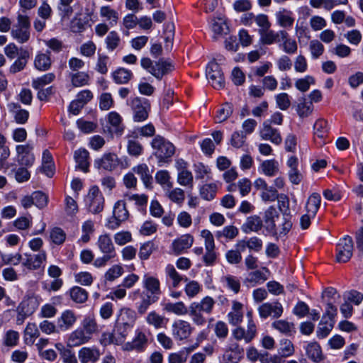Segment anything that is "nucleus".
Wrapping results in <instances>:
<instances>
[{
	"mask_svg": "<svg viewBox=\"0 0 363 363\" xmlns=\"http://www.w3.org/2000/svg\"><path fill=\"white\" fill-rule=\"evenodd\" d=\"M33 145L30 143L18 145L16 147L18 162L20 164L30 167L35 162V156L33 153Z\"/></svg>",
	"mask_w": 363,
	"mask_h": 363,
	"instance_id": "f8f14e48",
	"label": "nucleus"
},
{
	"mask_svg": "<svg viewBox=\"0 0 363 363\" xmlns=\"http://www.w3.org/2000/svg\"><path fill=\"white\" fill-rule=\"evenodd\" d=\"M55 79V74L50 72L41 77H37L32 81V86L35 89H40L45 86L52 83Z\"/></svg>",
	"mask_w": 363,
	"mask_h": 363,
	"instance_id": "13d9d810",
	"label": "nucleus"
},
{
	"mask_svg": "<svg viewBox=\"0 0 363 363\" xmlns=\"http://www.w3.org/2000/svg\"><path fill=\"white\" fill-rule=\"evenodd\" d=\"M77 321L76 313L71 310L64 311L57 320V329L59 331H67L71 329Z\"/></svg>",
	"mask_w": 363,
	"mask_h": 363,
	"instance_id": "dca6fc26",
	"label": "nucleus"
},
{
	"mask_svg": "<svg viewBox=\"0 0 363 363\" xmlns=\"http://www.w3.org/2000/svg\"><path fill=\"white\" fill-rule=\"evenodd\" d=\"M105 120L108 124L106 125L108 132L116 133L117 135L122 134L124 127L121 124V118L120 115H108Z\"/></svg>",
	"mask_w": 363,
	"mask_h": 363,
	"instance_id": "2f4dec72",
	"label": "nucleus"
},
{
	"mask_svg": "<svg viewBox=\"0 0 363 363\" xmlns=\"http://www.w3.org/2000/svg\"><path fill=\"white\" fill-rule=\"evenodd\" d=\"M148 344V338L146 334L140 328L135 331V335L131 342H128L124 345V349L128 351L136 350L143 352Z\"/></svg>",
	"mask_w": 363,
	"mask_h": 363,
	"instance_id": "4468645a",
	"label": "nucleus"
},
{
	"mask_svg": "<svg viewBox=\"0 0 363 363\" xmlns=\"http://www.w3.org/2000/svg\"><path fill=\"white\" fill-rule=\"evenodd\" d=\"M134 173L137 174L140 177L141 180L145 185L148 186L152 180L151 172H150L149 167L146 164H140L133 168Z\"/></svg>",
	"mask_w": 363,
	"mask_h": 363,
	"instance_id": "a18cd8bd",
	"label": "nucleus"
},
{
	"mask_svg": "<svg viewBox=\"0 0 363 363\" xmlns=\"http://www.w3.org/2000/svg\"><path fill=\"white\" fill-rule=\"evenodd\" d=\"M89 153L85 149H79L74 152V160L77 163V168L81 169L84 172L89 171Z\"/></svg>",
	"mask_w": 363,
	"mask_h": 363,
	"instance_id": "473e14b6",
	"label": "nucleus"
},
{
	"mask_svg": "<svg viewBox=\"0 0 363 363\" xmlns=\"http://www.w3.org/2000/svg\"><path fill=\"white\" fill-rule=\"evenodd\" d=\"M84 333L91 338L99 330L96 320L94 315H86L82 321L80 327Z\"/></svg>",
	"mask_w": 363,
	"mask_h": 363,
	"instance_id": "e433bc0d",
	"label": "nucleus"
},
{
	"mask_svg": "<svg viewBox=\"0 0 363 363\" xmlns=\"http://www.w3.org/2000/svg\"><path fill=\"white\" fill-rule=\"evenodd\" d=\"M206 77L213 88L220 89L224 86L223 73L217 62L209 63L206 68Z\"/></svg>",
	"mask_w": 363,
	"mask_h": 363,
	"instance_id": "9d476101",
	"label": "nucleus"
},
{
	"mask_svg": "<svg viewBox=\"0 0 363 363\" xmlns=\"http://www.w3.org/2000/svg\"><path fill=\"white\" fill-rule=\"evenodd\" d=\"M67 234L59 227L52 228L49 233V240L55 245H62L65 242Z\"/></svg>",
	"mask_w": 363,
	"mask_h": 363,
	"instance_id": "8fccbe9b",
	"label": "nucleus"
},
{
	"mask_svg": "<svg viewBox=\"0 0 363 363\" xmlns=\"http://www.w3.org/2000/svg\"><path fill=\"white\" fill-rule=\"evenodd\" d=\"M170 179L171 177L167 170H160L155 174L156 182L165 190L172 188L173 184Z\"/></svg>",
	"mask_w": 363,
	"mask_h": 363,
	"instance_id": "e2e57ef3",
	"label": "nucleus"
},
{
	"mask_svg": "<svg viewBox=\"0 0 363 363\" xmlns=\"http://www.w3.org/2000/svg\"><path fill=\"white\" fill-rule=\"evenodd\" d=\"M194 242V238L191 234L182 235L172 241L169 247L170 252L176 256L186 253L192 247Z\"/></svg>",
	"mask_w": 363,
	"mask_h": 363,
	"instance_id": "1a4fd4ad",
	"label": "nucleus"
},
{
	"mask_svg": "<svg viewBox=\"0 0 363 363\" xmlns=\"http://www.w3.org/2000/svg\"><path fill=\"white\" fill-rule=\"evenodd\" d=\"M145 320L148 325L153 326L155 329L165 328L168 323L167 318L160 315L155 311L150 312L147 315Z\"/></svg>",
	"mask_w": 363,
	"mask_h": 363,
	"instance_id": "72a5a7b5",
	"label": "nucleus"
},
{
	"mask_svg": "<svg viewBox=\"0 0 363 363\" xmlns=\"http://www.w3.org/2000/svg\"><path fill=\"white\" fill-rule=\"evenodd\" d=\"M284 31L285 30L274 31L270 28H267L259 33L260 36V42L264 45L279 43L280 38L283 36Z\"/></svg>",
	"mask_w": 363,
	"mask_h": 363,
	"instance_id": "cd10ccee",
	"label": "nucleus"
},
{
	"mask_svg": "<svg viewBox=\"0 0 363 363\" xmlns=\"http://www.w3.org/2000/svg\"><path fill=\"white\" fill-rule=\"evenodd\" d=\"M40 302L35 296H30L23 299L16 308V324L21 325L25 320L31 315L38 308Z\"/></svg>",
	"mask_w": 363,
	"mask_h": 363,
	"instance_id": "7ed1b4c3",
	"label": "nucleus"
},
{
	"mask_svg": "<svg viewBox=\"0 0 363 363\" xmlns=\"http://www.w3.org/2000/svg\"><path fill=\"white\" fill-rule=\"evenodd\" d=\"M112 76L116 83L122 84H126L130 81L133 77V73L130 70L125 68H118L113 72Z\"/></svg>",
	"mask_w": 363,
	"mask_h": 363,
	"instance_id": "4d7b16f0",
	"label": "nucleus"
},
{
	"mask_svg": "<svg viewBox=\"0 0 363 363\" xmlns=\"http://www.w3.org/2000/svg\"><path fill=\"white\" fill-rule=\"evenodd\" d=\"M96 245L104 255L116 258L117 256L116 247L108 233H104L99 236Z\"/></svg>",
	"mask_w": 363,
	"mask_h": 363,
	"instance_id": "ddd939ff",
	"label": "nucleus"
},
{
	"mask_svg": "<svg viewBox=\"0 0 363 363\" xmlns=\"http://www.w3.org/2000/svg\"><path fill=\"white\" fill-rule=\"evenodd\" d=\"M100 16L108 21L110 26H116L118 23L119 16L118 13L112 9L110 6H104L100 8Z\"/></svg>",
	"mask_w": 363,
	"mask_h": 363,
	"instance_id": "79ce46f5",
	"label": "nucleus"
},
{
	"mask_svg": "<svg viewBox=\"0 0 363 363\" xmlns=\"http://www.w3.org/2000/svg\"><path fill=\"white\" fill-rule=\"evenodd\" d=\"M193 331V327L191 324L183 320L175 321L172 324L173 336L179 340L187 339Z\"/></svg>",
	"mask_w": 363,
	"mask_h": 363,
	"instance_id": "6ab92c4d",
	"label": "nucleus"
},
{
	"mask_svg": "<svg viewBox=\"0 0 363 363\" xmlns=\"http://www.w3.org/2000/svg\"><path fill=\"white\" fill-rule=\"evenodd\" d=\"M177 181L181 186L192 188L194 177L191 172L187 169L178 172Z\"/></svg>",
	"mask_w": 363,
	"mask_h": 363,
	"instance_id": "338daca9",
	"label": "nucleus"
},
{
	"mask_svg": "<svg viewBox=\"0 0 363 363\" xmlns=\"http://www.w3.org/2000/svg\"><path fill=\"white\" fill-rule=\"evenodd\" d=\"M315 84V78L311 75H306L303 77L296 79L294 86L301 92H306L310 89L311 86Z\"/></svg>",
	"mask_w": 363,
	"mask_h": 363,
	"instance_id": "603ef678",
	"label": "nucleus"
},
{
	"mask_svg": "<svg viewBox=\"0 0 363 363\" xmlns=\"http://www.w3.org/2000/svg\"><path fill=\"white\" fill-rule=\"evenodd\" d=\"M47 254L45 251H41L38 254L32 255L25 253L22 256L21 265L28 271H35L40 269L42 264L46 261Z\"/></svg>",
	"mask_w": 363,
	"mask_h": 363,
	"instance_id": "6e6552de",
	"label": "nucleus"
},
{
	"mask_svg": "<svg viewBox=\"0 0 363 363\" xmlns=\"http://www.w3.org/2000/svg\"><path fill=\"white\" fill-rule=\"evenodd\" d=\"M164 310L177 315H184L188 313L187 307L182 301L176 303L167 302L164 304Z\"/></svg>",
	"mask_w": 363,
	"mask_h": 363,
	"instance_id": "3c124183",
	"label": "nucleus"
},
{
	"mask_svg": "<svg viewBox=\"0 0 363 363\" xmlns=\"http://www.w3.org/2000/svg\"><path fill=\"white\" fill-rule=\"evenodd\" d=\"M101 355L100 350L96 346L83 347L78 352V358L81 363H96Z\"/></svg>",
	"mask_w": 363,
	"mask_h": 363,
	"instance_id": "f3484780",
	"label": "nucleus"
},
{
	"mask_svg": "<svg viewBox=\"0 0 363 363\" xmlns=\"http://www.w3.org/2000/svg\"><path fill=\"white\" fill-rule=\"evenodd\" d=\"M220 282L223 286L233 291L235 294H238L240 289V281L238 277L231 275L226 274L220 278Z\"/></svg>",
	"mask_w": 363,
	"mask_h": 363,
	"instance_id": "c03bdc74",
	"label": "nucleus"
},
{
	"mask_svg": "<svg viewBox=\"0 0 363 363\" xmlns=\"http://www.w3.org/2000/svg\"><path fill=\"white\" fill-rule=\"evenodd\" d=\"M239 235V229L233 225H226L222 230L216 232V238L220 240L222 238L228 240H234Z\"/></svg>",
	"mask_w": 363,
	"mask_h": 363,
	"instance_id": "49530a36",
	"label": "nucleus"
},
{
	"mask_svg": "<svg viewBox=\"0 0 363 363\" xmlns=\"http://www.w3.org/2000/svg\"><path fill=\"white\" fill-rule=\"evenodd\" d=\"M321 202V197L319 194L313 193L308 199L305 210L311 216H315L320 208Z\"/></svg>",
	"mask_w": 363,
	"mask_h": 363,
	"instance_id": "ea45409f",
	"label": "nucleus"
},
{
	"mask_svg": "<svg viewBox=\"0 0 363 363\" xmlns=\"http://www.w3.org/2000/svg\"><path fill=\"white\" fill-rule=\"evenodd\" d=\"M257 333V325L252 318L247 321V330L242 327H238L232 331V335L236 340H244L247 344L256 337Z\"/></svg>",
	"mask_w": 363,
	"mask_h": 363,
	"instance_id": "0eeeda50",
	"label": "nucleus"
},
{
	"mask_svg": "<svg viewBox=\"0 0 363 363\" xmlns=\"http://www.w3.org/2000/svg\"><path fill=\"white\" fill-rule=\"evenodd\" d=\"M20 334L13 330H7L3 336V344L6 347H13L18 345Z\"/></svg>",
	"mask_w": 363,
	"mask_h": 363,
	"instance_id": "bf43d9fd",
	"label": "nucleus"
},
{
	"mask_svg": "<svg viewBox=\"0 0 363 363\" xmlns=\"http://www.w3.org/2000/svg\"><path fill=\"white\" fill-rule=\"evenodd\" d=\"M165 195L172 202L178 204L182 203L185 199L184 191L180 188L167 189Z\"/></svg>",
	"mask_w": 363,
	"mask_h": 363,
	"instance_id": "0e129e2a",
	"label": "nucleus"
},
{
	"mask_svg": "<svg viewBox=\"0 0 363 363\" xmlns=\"http://www.w3.org/2000/svg\"><path fill=\"white\" fill-rule=\"evenodd\" d=\"M279 48L288 55H294L297 52L298 45L296 41L289 36L286 30L280 38Z\"/></svg>",
	"mask_w": 363,
	"mask_h": 363,
	"instance_id": "c85d7f7f",
	"label": "nucleus"
},
{
	"mask_svg": "<svg viewBox=\"0 0 363 363\" xmlns=\"http://www.w3.org/2000/svg\"><path fill=\"white\" fill-rule=\"evenodd\" d=\"M86 204L89 212L97 214L104 210V198L96 186L90 189L86 197Z\"/></svg>",
	"mask_w": 363,
	"mask_h": 363,
	"instance_id": "39448f33",
	"label": "nucleus"
},
{
	"mask_svg": "<svg viewBox=\"0 0 363 363\" xmlns=\"http://www.w3.org/2000/svg\"><path fill=\"white\" fill-rule=\"evenodd\" d=\"M30 56V52L26 48L21 47L19 56L11 65L9 72L12 74H15L24 69L27 65Z\"/></svg>",
	"mask_w": 363,
	"mask_h": 363,
	"instance_id": "a878e982",
	"label": "nucleus"
},
{
	"mask_svg": "<svg viewBox=\"0 0 363 363\" xmlns=\"http://www.w3.org/2000/svg\"><path fill=\"white\" fill-rule=\"evenodd\" d=\"M137 319V314L135 311L130 308L123 307L118 313L116 323L133 327Z\"/></svg>",
	"mask_w": 363,
	"mask_h": 363,
	"instance_id": "5701e85b",
	"label": "nucleus"
},
{
	"mask_svg": "<svg viewBox=\"0 0 363 363\" xmlns=\"http://www.w3.org/2000/svg\"><path fill=\"white\" fill-rule=\"evenodd\" d=\"M91 340V338L79 327L69 335L67 345L70 347H78L89 342Z\"/></svg>",
	"mask_w": 363,
	"mask_h": 363,
	"instance_id": "b1692460",
	"label": "nucleus"
},
{
	"mask_svg": "<svg viewBox=\"0 0 363 363\" xmlns=\"http://www.w3.org/2000/svg\"><path fill=\"white\" fill-rule=\"evenodd\" d=\"M212 31L216 35H222L226 34L228 27L225 21L223 18H215L212 20L211 23Z\"/></svg>",
	"mask_w": 363,
	"mask_h": 363,
	"instance_id": "680f3d73",
	"label": "nucleus"
},
{
	"mask_svg": "<svg viewBox=\"0 0 363 363\" xmlns=\"http://www.w3.org/2000/svg\"><path fill=\"white\" fill-rule=\"evenodd\" d=\"M151 146L160 166L172 162L175 153V147L172 143L157 135L152 139Z\"/></svg>",
	"mask_w": 363,
	"mask_h": 363,
	"instance_id": "f257e3e1",
	"label": "nucleus"
},
{
	"mask_svg": "<svg viewBox=\"0 0 363 363\" xmlns=\"http://www.w3.org/2000/svg\"><path fill=\"white\" fill-rule=\"evenodd\" d=\"M333 328V320H329L325 315H323L318 325L317 330V336L319 338L326 337Z\"/></svg>",
	"mask_w": 363,
	"mask_h": 363,
	"instance_id": "6e6d98bb",
	"label": "nucleus"
},
{
	"mask_svg": "<svg viewBox=\"0 0 363 363\" xmlns=\"http://www.w3.org/2000/svg\"><path fill=\"white\" fill-rule=\"evenodd\" d=\"M124 272V269L121 264H114L111 266L104 274L105 281L112 282L119 278Z\"/></svg>",
	"mask_w": 363,
	"mask_h": 363,
	"instance_id": "052dcab7",
	"label": "nucleus"
},
{
	"mask_svg": "<svg viewBox=\"0 0 363 363\" xmlns=\"http://www.w3.org/2000/svg\"><path fill=\"white\" fill-rule=\"evenodd\" d=\"M120 163L118 156L114 153H105L101 158L95 160V166L99 169L112 171Z\"/></svg>",
	"mask_w": 363,
	"mask_h": 363,
	"instance_id": "412c9836",
	"label": "nucleus"
},
{
	"mask_svg": "<svg viewBox=\"0 0 363 363\" xmlns=\"http://www.w3.org/2000/svg\"><path fill=\"white\" fill-rule=\"evenodd\" d=\"M275 18L277 25L286 29L291 28L295 21L293 12L284 8L280 9L275 13Z\"/></svg>",
	"mask_w": 363,
	"mask_h": 363,
	"instance_id": "4be33fe9",
	"label": "nucleus"
},
{
	"mask_svg": "<svg viewBox=\"0 0 363 363\" xmlns=\"http://www.w3.org/2000/svg\"><path fill=\"white\" fill-rule=\"evenodd\" d=\"M315 140L316 138L320 140L317 142L319 145L325 143L323 139L327 136L328 131V122L323 118L317 120L313 125Z\"/></svg>",
	"mask_w": 363,
	"mask_h": 363,
	"instance_id": "58836bf2",
	"label": "nucleus"
},
{
	"mask_svg": "<svg viewBox=\"0 0 363 363\" xmlns=\"http://www.w3.org/2000/svg\"><path fill=\"white\" fill-rule=\"evenodd\" d=\"M30 23L28 16L18 14L17 22L11 31L12 38L21 44L28 42L30 36Z\"/></svg>",
	"mask_w": 363,
	"mask_h": 363,
	"instance_id": "f03ea898",
	"label": "nucleus"
},
{
	"mask_svg": "<svg viewBox=\"0 0 363 363\" xmlns=\"http://www.w3.org/2000/svg\"><path fill=\"white\" fill-rule=\"evenodd\" d=\"M153 69L151 70V74L157 79H161L164 75L173 69V65L170 62L160 59L154 65Z\"/></svg>",
	"mask_w": 363,
	"mask_h": 363,
	"instance_id": "7c9ffc66",
	"label": "nucleus"
},
{
	"mask_svg": "<svg viewBox=\"0 0 363 363\" xmlns=\"http://www.w3.org/2000/svg\"><path fill=\"white\" fill-rule=\"evenodd\" d=\"M40 336V331L35 323H28L24 330V340L26 344L33 345Z\"/></svg>",
	"mask_w": 363,
	"mask_h": 363,
	"instance_id": "09e8293b",
	"label": "nucleus"
},
{
	"mask_svg": "<svg viewBox=\"0 0 363 363\" xmlns=\"http://www.w3.org/2000/svg\"><path fill=\"white\" fill-rule=\"evenodd\" d=\"M143 286L148 292V295L150 296H156V297L159 298V296L161 294L162 291L160 289V280L152 275L145 274L143 277Z\"/></svg>",
	"mask_w": 363,
	"mask_h": 363,
	"instance_id": "393cba45",
	"label": "nucleus"
},
{
	"mask_svg": "<svg viewBox=\"0 0 363 363\" xmlns=\"http://www.w3.org/2000/svg\"><path fill=\"white\" fill-rule=\"evenodd\" d=\"M165 274L172 281L173 288H177L182 281H187L188 279L182 276L175 269L174 266L169 264L165 267Z\"/></svg>",
	"mask_w": 363,
	"mask_h": 363,
	"instance_id": "37998d69",
	"label": "nucleus"
},
{
	"mask_svg": "<svg viewBox=\"0 0 363 363\" xmlns=\"http://www.w3.org/2000/svg\"><path fill=\"white\" fill-rule=\"evenodd\" d=\"M155 250L156 247L152 241L144 242L140 247L138 253L140 259L142 260L147 259Z\"/></svg>",
	"mask_w": 363,
	"mask_h": 363,
	"instance_id": "774afa93",
	"label": "nucleus"
},
{
	"mask_svg": "<svg viewBox=\"0 0 363 363\" xmlns=\"http://www.w3.org/2000/svg\"><path fill=\"white\" fill-rule=\"evenodd\" d=\"M72 84L74 87H80L89 84V75L84 72H77L69 74Z\"/></svg>",
	"mask_w": 363,
	"mask_h": 363,
	"instance_id": "5fc2aeb1",
	"label": "nucleus"
},
{
	"mask_svg": "<svg viewBox=\"0 0 363 363\" xmlns=\"http://www.w3.org/2000/svg\"><path fill=\"white\" fill-rule=\"evenodd\" d=\"M259 135L263 140H269L275 145H280L282 142V138L277 129L271 125L269 121L263 123V127L260 130Z\"/></svg>",
	"mask_w": 363,
	"mask_h": 363,
	"instance_id": "aec40b11",
	"label": "nucleus"
},
{
	"mask_svg": "<svg viewBox=\"0 0 363 363\" xmlns=\"http://www.w3.org/2000/svg\"><path fill=\"white\" fill-rule=\"evenodd\" d=\"M131 107L135 113H148L150 111V104L144 98H135L131 101Z\"/></svg>",
	"mask_w": 363,
	"mask_h": 363,
	"instance_id": "de8ad7c7",
	"label": "nucleus"
},
{
	"mask_svg": "<svg viewBox=\"0 0 363 363\" xmlns=\"http://www.w3.org/2000/svg\"><path fill=\"white\" fill-rule=\"evenodd\" d=\"M354 244L352 238L345 236L340 240L336 247V260L338 262H347L352 256Z\"/></svg>",
	"mask_w": 363,
	"mask_h": 363,
	"instance_id": "423d86ee",
	"label": "nucleus"
},
{
	"mask_svg": "<svg viewBox=\"0 0 363 363\" xmlns=\"http://www.w3.org/2000/svg\"><path fill=\"white\" fill-rule=\"evenodd\" d=\"M129 218V212L124 200L118 201L113 207V216L108 220L107 227L116 230Z\"/></svg>",
	"mask_w": 363,
	"mask_h": 363,
	"instance_id": "20e7f679",
	"label": "nucleus"
},
{
	"mask_svg": "<svg viewBox=\"0 0 363 363\" xmlns=\"http://www.w3.org/2000/svg\"><path fill=\"white\" fill-rule=\"evenodd\" d=\"M243 349L237 342H230L223 354L224 363H238L242 357Z\"/></svg>",
	"mask_w": 363,
	"mask_h": 363,
	"instance_id": "a211bd4d",
	"label": "nucleus"
},
{
	"mask_svg": "<svg viewBox=\"0 0 363 363\" xmlns=\"http://www.w3.org/2000/svg\"><path fill=\"white\" fill-rule=\"evenodd\" d=\"M279 170V162L275 159L262 161L259 167V171L267 177L275 176Z\"/></svg>",
	"mask_w": 363,
	"mask_h": 363,
	"instance_id": "c9c22d12",
	"label": "nucleus"
},
{
	"mask_svg": "<svg viewBox=\"0 0 363 363\" xmlns=\"http://www.w3.org/2000/svg\"><path fill=\"white\" fill-rule=\"evenodd\" d=\"M70 298L76 303H85L89 296L88 292L80 286H73L67 292Z\"/></svg>",
	"mask_w": 363,
	"mask_h": 363,
	"instance_id": "a19ab883",
	"label": "nucleus"
},
{
	"mask_svg": "<svg viewBox=\"0 0 363 363\" xmlns=\"http://www.w3.org/2000/svg\"><path fill=\"white\" fill-rule=\"evenodd\" d=\"M34 67L40 72H45L48 70L52 65V60L50 58V52H38L34 58Z\"/></svg>",
	"mask_w": 363,
	"mask_h": 363,
	"instance_id": "bb28decb",
	"label": "nucleus"
},
{
	"mask_svg": "<svg viewBox=\"0 0 363 363\" xmlns=\"http://www.w3.org/2000/svg\"><path fill=\"white\" fill-rule=\"evenodd\" d=\"M280 216L277 208L271 206L264 212V226L266 230L270 234L275 235L277 231V223H279Z\"/></svg>",
	"mask_w": 363,
	"mask_h": 363,
	"instance_id": "2eb2a0df",
	"label": "nucleus"
},
{
	"mask_svg": "<svg viewBox=\"0 0 363 363\" xmlns=\"http://www.w3.org/2000/svg\"><path fill=\"white\" fill-rule=\"evenodd\" d=\"M263 225V221L258 216H249L242 226V230L245 233L259 231Z\"/></svg>",
	"mask_w": 363,
	"mask_h": 363,
	"instance_id": "f704fd0d",
	"label": "nucleus"
},
{
	"mask_svg": "<svg viewBox=\"0 0 363 363\" xmlns=\"http://www.w3.org/2000/svg\"><path fill=\"white\" fill-rule=\"evenodd\" d=\"M306 354L309 359L315 362H320L324 359L321 347L316 342H312L306 347Z\"/></svg>",
	"mask_w": 363,
	"mask_h": 363,
	"instance_id": "4c0bfd02",
	"label": "nucleus"
},
{
	"mask_svg": "<svg viewBox=\"0 0 363 363\" xmlns=\"http://www.w3.org/2000/svg\"><path fill=\"white\" fill-rule=\"evenodd\" d=\"M261 318L266 319L269 317L279 318L284 312V308L279 301L267 302L260 305L257 309Z\"/></svg>",
	"mask_w": 363,
	"mask_h": 363,
	"instance_id": "9b49d317",
	"label": "nucleus"
},
{
	"mask_svg": "<svg viewBox=\"0 0 363 363\" xmlns=\"http://www.w3.org/2000/svg\"><path fill=\"white\" fill-rule=\"evenodd\" d=\"M243 305L237 301H233L232 303L231 311L228 313V318L229 323L233 325H238L243 319Z\"/></svg>",
	"mask_w": 363,
	"mask_h": 363,
	"instance_id": "c756f323",
	"label": "nucleus"
},
{
	"mask_svg": "<svg viewBox=\"0 0 363 363\" xmlns=\"http://www.w3.org/2000/svg\"><path fill=\"white\" fill-rule=\"evenodd\" d=\"M217 189L218 186L216 184H206L201 186L200 194L203 199L211 201L215 197Z\"/></svg>",
	"mask_w": 363,
	"mask_h": 363,
	"instance_id": "69168bd1",
	"label": "nucleus"
},
{
	"mask_svg": "<svg viewBox=\"0 0 363 363\" xmlns=\"http://www.w3.org/2000/svg\"><path fill=\"white\" fill-rule=\"evenodd\" d=\"M248 17L250 19H253L257 26L259 28L258 30L259 33L271 28V23L269 20L268 16L266 14L260 13L255 16L252 13H249Z\"/></svg>",
	"mask_w": 363,
	"mask_h": 363,
	"instance_id": "864d4df0",
	"label": "nucleus"
}]
</instances>
